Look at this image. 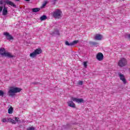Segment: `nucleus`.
Segmentation results:
<instances>
[{
    "label": "nucleus",
    "instance_id": "f257e3e1",
    "mask_svg": "<svg viewBox=\"0 0 130 130\" xmlns=\"http://www.w3.org/2000/svg\"><path fill=\"white\" fill-rule=\"evenodd\" d=\"M71 100L67 102L68 106L69 107H72V108H76V104L74 102H76V103H84V99L81 98H77L74 96L71 97Z\"/></svg>",
    "mask_w": 130,
    "mask_h": 130
},
{
    "label": "nucleus",
    "instance_id": "f03ea898",
    "mask_svg": "<svg viewBox=\"0 0 130 130\" xmlns=\"http://www.w3.org/2000/svg\"><path fill=\"white\" fill-rule=\"evenodd\" d=\"M22 91V88L15 86H10L9 88L8 95L9 97H14L16 93H20Z\"/></svg>",
    "mask_w": 130,
    "mask_h": 130
},
{
    "label": "nucleus",
    "instance_id": "7ed1b4c3",
    "mask_svg": "<svg viewBox=\"0 0 130 130\" xmlns=\"http://www.w3.org/2000/svg\"><path fill=\"white\" fill-rule=\"evenodd\" d=\"M52 15L54 19L59 20V19H61L62 17V11L59 9H56L52 12Z\"/></svg>",
    "mask_w": 130,
    "mask_h": 130
},
{
    "label": "nucleus",
    "instance_id": "20e7f679",
    "mask_svg": "<svg viewBox=\"0 0 130 130\" xmlns=\"http://www.w3.org/2000/svg\"><path fill=\"white\" fill-rule=\"evenodd\" d=\"M42 53V50L41 48H39L37 49H36L34 52L31 53L29 54L30 57H31L32 58H35L38 54H41Z\"/></svg>",
    "mask_w": 130,
    "mask_h": 130
},
{
    "label": "nucleus",
    "instance_id": "39448f33",
    "mask_svg": "<svg viewBox=\"0 0 130 130\" xmlns=\"http://www.w3.org/2000/svg\"><path fill=\"white\" fill-rule=\"evenodd\" d=\"M126 64H127V61L126 59L124 58H121L118 62V66H119V67H125Z\"/></svg>",
    "mask_w": 130,
    "mask_h": 130
},
{
    "label": "nucleus",
    "instance_id": "423d86ee",
    "mask_svg": "<svg viewBox=\"0 0 130 130\" xmlns=\"http://www.w3.org/2000/svg\"><path fill=\"white\" fill-rule=\"evenodd\" d=\"M8 121L11 122V123L13 124H16L17 122H21L20 120V118L19 117H14L12 119L11 118H9L8 119Z\"/></svg>",
    "mask_w": 130,
    "mask_h": 130
},
{
    "label": "nucleus",
    "instance_id": "0eeeda50",
    "mask_svg": "<svg viewBox=\"0 0 130 130\" xmlns=\"http://www.w3.org/2000/svg\"><path fill=\"white\" fill-rule=\"evenodd\" d=\"M3 35H4V36H5V37L7 38V40H9V41H11V40H14V37H13V36H12V35H11L10 33L8 32H4L3 33Z\"/></svg>",
    "mask_w": 130,
    "mask_h": 130
},
{
    "label": "nucleus",
    "instance_id": "6e6552de",
    "mask_svg": "<svg viewBox=\"0 0 130 130\" xmlns=\"http://www.w3.org/2000/svg\"><path fill=\"white\" fill-rule=\"evenodd\" d=\"M96 58L98 60L101 61V60H103V54L102 53H99L96 55Z\"/></svg>",
    "mask_w": 130,
    "mask_h": 130
},
{
    "label": "nucleus",
    "instance_id": "1a4fd4ad",
    "mask_svg": "<svg viewBox=\"0 0 130 130\" xmlns=\"http://www.w3.org/2000/svg\"><path fill=\"white\" fill-rule=\"evenodd\" d=\"M119 77L120 78V80H121V81L123 82V84L126 83V79H125V77H124V75L121 74H119Z\"/></svg>",
    "mask_w": 130,
    "mask_h": 130
},
{
    "label": "nucleus",
    "instance_id": "9d476101",
    "mask_svg": "<svg viewBox=\"0 0 130 130\" xmlns=\"http://www.w3.org/2000/svg\"><path fill=\"white\" fill-rule=\"evenodd\" d=\"M94 38L95 40H102V38H103V36L100 34H96L94 36Z\"/></svg>",
    "mask_w": 130,
    "mask_h": 130
},
{
    "label": "nucleus",
    "instance_id": "9b49d317",
    "mask_svg": "<svg viewBox=\"0 0 130 130\" xmlns=\"http://www.w3.org/2000/svg\"><path fill=\"white\" fill-rule=\"evenodd\" d=\"M6 3L7 5H9L10 6H11V7L16 8V5H15V4H14V3H13L12 1H7Z\"/></svg>",
    "mask_w": 130,
    "mask_h": 130
},
{
    "label": "nucleus",
    "instance_id": "f8f14e48",
    "mask_svg": "<svg viewBox=\"0 0 130 130\" xmlns=\"http://www.w3.org/2000/svg\"><path fill=\"white\" fill-rule=\"evenodd\" d=\"M4 56H6L7 57H14V56L12 55V53L8 52H5Z\"/></svg>",
    "mask_w": 130,
    "mask_h": 130
},
{
    "label": "nucleus",
    "instance_id": "ddd939ff",
    "mask_svg": "<svg viewBox=\"0 0 130 130\" xmlns=\"http://www.w3.org/2000/svg\"><path fill=\"white\" fill-rule=\"evenodd\" d=\"M6 53V49L5 48H0V54L1 55H5Z\"/></svg>",
    "mask_w": 130,
    "mask_h": 130
},
{
    "label": "nucleus",
    "instance_id": "4468645a",
    "mask_svg": "<svg viewBox=\"0 0 130 130\" xmlns=\"http://www.w3.org/2000/svg\"><path fill=\"white\" fill-rule=\"evenodd\" d=\"M8 14V8L6 7V6L4 5V8L3 11V15L6 16Z\"/></svg>",
    "mask_w": 130,
    "mask_h": 130
},
{
    "label": "nucleus",
    "instance_id": "2eb2a0df",
    "mask_svg": "<svg viewBox=\"0 0 130 130\" xmlns=\"http://www.w3.org/2000/svg\"><path fill=\"white\" fill-rule=\"evenodd\" d=\"M47 19V17L46 15H43L40 17V20H41V21H45Z\"/></svg>",
    "mask_w": 130,
    "mask_h": 130
},
{
    "label": "nucleus",
    "instance_id": "dca6fc26",
    "mask_svg": "<svg viewBox=\"0 0 130 130\" xmlns=\"http://www.w3.org/2000/svg\"><path fill=\"white\" fill-rule=\"evenodd\" d=\"M14 111V109H13L12 107H10L9 109H8V113H9V114H12V113H13V111Z\"/></svg>",
    "mask_w": 130,
    "mask_h": 130
},
{
    "label": "nucleus",
    "instance_id": "f3484780",
    "mask_svg": "<svg viewBox=\"0 0 130 130\" xmlns=\"http://www.w3.org/2000/svg\"><path fill=\"white\" fill-rule=\"evenodd\" d=\"M32 12H34V13H36L37 12H39V11H40V9L39 8H34L32 9Z\"/></svg>",
    "mask_w": 130,
    "mask_h": 130
},
{
    "label": "nucleus",
    "instance_id": "a211bd4d",
    "mask_svg": "<svg viewBox=\"0 0 130 130\" xmlns=\"http://www.w3.org/2000/svg\"><path fill=\"white\" fill-rule=\"evenodd\" d=\"M78 42H79V41H74L71 42V46L76 45V44H77V43H78Z\"/></svg>",
    "mask_w": 130,
    "mask_h": 130
},
{
    "label": "nucleus",
    "instance_id": "6ab92c4d",
    "mask_svg": "<svg viewBox=\"0 0 130 130\" xmlns=\"http://www.w3.org/2000/svg\"><path fill=\"white\" fill-rule=\"evenodd\" d=\"M4 95H5V91L3 90H0V96L4 97Z\"/></svg>",
    "mask_w": 130,
    "mask_h": 130
},
{
    "label": "nucleus",
    "instance_id": "aec40b11",
    "mask_svg": "<svg viewBox=\"0 0 130 130\" xmlns=\"http://www.w3.org/2000/svg\"><path fill=\"white\" fill-rule=\"evenodd\" d=\"M87 63H88V61H84L83 62V64L84 68H87V67L88 66Z\"/></svg>",
    "mask_w": 130,
    "mask_h": 130
},
{
    "label": "nucleus",
    "instance_id": "412c9836",
    "mask_svg": "<svg viewBox=\"0 0 130 130\" xmlns=\"http://www.w3.org/2000/svg\"><path fill=\"white\" fill-rule=\"evenodd\" d=\"M83 81H79L77 83V84L78 85V86H82V85H83Z\"/></svg>",
    "mask_w": 130,
    "mask_h": 130
},
{
    "label": "nucleus",
    "instance_id": "4be33fe9",
    "mask_svg": "<svg viewBox=\"0 0 130 130\" xmlns=\"http://www.w3.org/2000/svg\"><path fill=\"white\" fill-rule=\"evenodd\" d=\"M65 44H66V45H67L68 46H72L71 43H70L68 41H66V42H65Z\"/></svg>",
    "mask_w": 130,
    "mask_h": 130
},
{
    "label": "nucleus",
    "instance_id": "5701e85b",
    "mask_svg": "<svg viewBox=\"0 0 130 130\" xmlns=\"http://www.w3.org/2000/svg\"><path fill=\"white\" fill-rule=\"evenodd\" d=\"M2 122H7L8 121L7 120V119L6 118H4L2 119Z\"/></svg>",
    "mask_w": 130,
    "mask_h": 130
},
{
    "label": "nucleus",
    "instance_id": "b1692460",
    "mask_svg": "<svg viewBox=\"0 0 130 130\" xmlns=\"http://www.w3.org/2000/svg\"><path fill=\"white\" fill-rule=\"evenodd\" d=\"M27 130H35L34 127H29L27 128Z\"/></svg>",
    "mask_w": 130,
    "mask_h": 130
},
{
    "label": "nucleus",
    "instance_id": "393cba45",
    "mask_svg": "<svg viewBox=\"0 0 130 130\" xmlns=\"http://www.w3.org/2000/svg\"><path fill=\"white\" fill-rule=\"evenodd\" d=\"M126 38H127L128 39H130V34H128L126 36Z\"/></svg>",
    "mask_w": 130,
    "mask_h": 130
},
{
    "label": "nucleus",
    "instance_id": "a878e982",
    "mask_svg": "<svg viewBox=\"0 0 130 130\" xmlns=\"http://www.w3.org/2000/svg\"><path fill=\"white\" fill-rule=\"evenodd\" d=\"M3 8H4V7H3V6H1V7H0V13H1V12H2V11H3Z\"/></svg>",
    "mask_w": 130,
    "mask_h": 130
},
{
    "label": "nucleus",
    "instance_id": "bb28decb",
    "mask_svg": "<svg viewBox=\"0 0 130 130\" xmlns=\"http://www.w3.org/2000/svg\"><path fill=\"white\" fill-rule=\"evenodd\" d=\"M92 45H97V43L92 42Z\"/></svg>",
    "mask_w": 130,
    "mask_h": 130
},
{
    "label": "nucleus",
    "instance_id": "cd10ccee",
    "mask_svg": "<svg viewBox=\"0 0 130 130\" xmlns=\"http://www.w3.org/2000/svg\"><path fill=\"white\" fill-rule=\"evenodd\" d=\"M3 4H4L3 0H0V5H3Z\"/></svg>",
    "mask_w": 130,
    "mask_h": 130
},
{
    "label": "nucleus",
    "instance_id": "c85d7f7f",
    "mask_svg": "<svg viewBox=\"0 0 130 130\" xmlns=\"http://www.w3.org/2000/svg\"><path fill=\"white\" fill-rule=\"evenodd\" d=\"M26 1V2H30V0H25Z\"/></svg>",
    "mask_w": 130,
    "mask_h": 130
},
{
    "label": "nucleus",
    "instance_id": "c756f323",
    "mask_svg": "<svg viewBox=\"0 0 130 130\" xmlns=\"http://www.w3.org/2000/svg\"><path fill=\"white\" fill-rule=\"evenodd\" d=\"M46 5V4H44L43 5V6L44 7V6H45Z\"/></svg>",
    "mask_w": 130,
    "mask_h": 130
},
{
    "label": "nucleus",
    "instance_id": "7c9ffc66",
    "mask_svg": "<svg viewBox=\"0 0 130 130\" xmlns=\"http://www.w3.org/2000/svg\"><path fill=\"white\" fill-rule=\"evenodd\" d=\"M15 1H16L17 2H19V1H20V0H15Z\"/></svg>",
    "mask_w": 130,
    "mask_h": 130
},
{
    "label": "nucleus",
    "instance_id": "2f4dec72",
    "mask_svg": "<svg viewBox=\"0 0 130 130\" xmlns=\"http://www.w3.org/2000/svg\"><path fill=\"white\" fill-rule=\"evenodd\" d=\"M54 1H56V0H54Z\"/></svg>",
    "mask_w": 130,
    "mask_h": 130
},
{
    "label": "nucleus",
    "instance_id": "473e14b6",
    "mask_svg": "<svg viewBox=\"0 0 130 130\" xmlns=\"http://www.w3.org/2000/svg\"><path fill=\"white\" fill-rule=\"evenodd\" d=\"M122 1H124V0H122Z\"/></svg>",
    "mask_w": 130,
    "mask_h": 130
}]
</instances>
